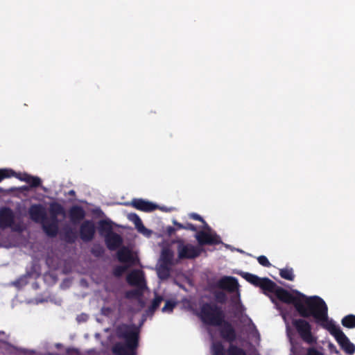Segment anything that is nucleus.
I'll return each mask as SVG.
<instances>
[{
	"instance_id": "obj_18",
	"label": "nucleus",
	"mask_w": 355,
	"mask_h": 355,
	"mask_svg": "<svg viewBox=\"0 0 355 355\" xmlns=\"http://www.w3.org/2000/svg\"><path fill=\"white\" fill-rule=\"evenodd\" d=\"M112 222L110 220H101L98 223V231L103 238L113 232Z\"/></svg>"
},
{
	"instance_id": "obj_47",
	"label": "nucleus",
	"mask_w": 355,
	"mask_h": 355,
	"mask_svg": "<svg viewBox=\"0 0 355 355\" xmlns=\"http://www.w3.org/2000/svg\"><path fill=\"white\" fill-rule=\"evenodd\" d=\"M87 315L86 314H85V315H83L78 316L77 320H78V322L86 321L87 320Z\"/></svg>"
},
{
	"instance_id": "obj_17",
	"label": "nucleus",
	"mask_w": 355,
	"mask_h": 355,
	"mask_svg": "<svg viewBox=\"0 0 355 355\" xmlns=\"http://www.w3.org/2000/svg\"><path fill=\"white\" fill-rule=\"evenodd\" d=\"M335 339L340 346L343 350L349 355H352L355 352V345L350 342L347 336L342 331Z\"/></svg>"
},
{
	"instance_id": "obj_45",
	"label": "nucleus",
	"mask_w": 355,
	"mask_h": 355,
	"mask_svg": "<svg viewBox=\"0 0 355 355\" xmlns=\"http://www.w3.org/2000/svg\"><path fill=\"white\" fill-rule=\"evenodd\" d=\"M173 225L175 226V230H184V224L177 222L176 220L173 221Z\"/></svg>"
},
{
	"instance_id": "obj_43",
	"label": "nucleus",
	"mask_w": 355,
	"mask_h": 355,
	"mask_svg": "<svg viewBox=\"0 0 355 355\" xmlns=\"http://www.w3.org/2000/svg\"><path fill=\"white\" fill-rule=\"evenodd\" d=\"M184 230H190L192 232L197 231L196 227L190 223H187L186 224L184 225Z\"/></svg>"
},
{
	"instance_id": "obj_33",
	"label": "nucleus",
	"mask_w": 355,
	"mask_h": 355,
	"mask_svg": "<svg viewBox=\"0 0 355 355\" xmlns=\"http://www.w3.org/2000/svg\"><path fill=\"white\" fill-rule=\"evenodd\" d=\"M15 175V172L11 169L2 168L0 169V182L4 178H10Z\"/></svg>"
},
{
	"instance_id": "obj_31",
	"label": "nucleus",
	"mask_w": 355,
	"mask_h": 355,
	"mask_svg": "<svg viewBox=\"0 0 355 355\" xmlns=\"http://www.w3.org/2000/svg\"><path fill=\"white\" fill-rule=\"evenodd\" d=\"M164 300V298L161 295H155V298L153 299L152 304L149 308V310L151 312H154L156 309L159 308L162 302Z\"/></svg>"
},
{
	"instance_id": "obj_28",
	"label": "nucleus",
	"mask_w": 355,
	"mask_h": 355,
	"mask_svg": "<svg viewBox=\"0 0 355 355\" xmlns=\"http://www.w3.org/2000/svg\"><path fill=\"white\" fill-rule=\"evenodd\" d=\"M216 302L225 304L227 301V295L223 291H216L213 293Z\"/></svg>"
},
{
	"instance_id": "obj_36",
	"label": "nucleus",
	"mask_w": 355,
	"mask_h": 355,
	"mask_svg": "<svg viewBox=\"0 0 355 355\" xmlns=\"http://www.w3.org/2000/svg\"><path fill=\"white\" fill-rule=\"evenodd\" d=\"M50 209L53 215L60 214L63 212L62 207L57 203H52L50 206Z\"/></svg>"
},
{
	"instance_id": "obj_39",
	"label": "nucleus",
	"mask_w": 355,
	"mask_h": 355,
	"mask_svg": "<svg viewBox=\"0 0 355 355\" xmlns=\"http://www.w3.org/2000/svg\"><path fill=\"white\" fill-rule=\"evenodd\" d=\"M90 252L97 257H101L104 254L105 250L102 247H98L93 248L92 250H90Z\"/></svg>"
},
{
	"instance_id": "obj_1",
	"label": "nucleus",
	"mask_w": 355,
	"mask_h": 355,
	"mask_svg": "<svg viewBox=\"0 0 355 355\" xmlns=\"http://www.w3.org/2000/svg\"><path fill=\"white\" fill-rule=\"evenodd\" d=\"M140 330L135 324H121L116 329V337L112 352L114 355H137L139 344Z\"/></svg>"
},
{
	"instance_id": "obj_11",
	"label": "nucleus",
	"mask_w": 355,
	"mask_h": 355,
	"mask_svg": "<svg viewBox=\"0 0 355 355\" xmlns=\"http://www.w3.org/2000/svg\"><path fill=\"white\" fill-rule=\"evenodd\" d=\"M128 284L138 288H145L144 272L141 270H133L126 277Z\"/></svg>"
},
{
	"instance_id": "obj_23",
	"label": "nucleus",
	"mask_w": 355,
	"mask_h": 355,
	"mask_svg": "<svg viewBox=\"0 0 355 355\" xmlns=\"http://www.w3.org/2000/svg\"><path fill=\"white\" fill-rule=\"evenodd\" d=\"M212 355H226L225 347L221 342H214L211 347Z\"/></svg>"
},
{
	"instance_id": "obj_3",
	"label": "nucleus",
	"mask_w": 355,
	"mask_h": 355,
	"mask_svg": "<svg viewBox=\"0 0 355 355\" xmlns=\"http://www.w3.org/2000/svg\"><path fill=\"white\" fill-rule=\"evenodd\" d=\"M274 293L277 298L281 302L293 304L301 317L306 316V310L308 307L306 306V297H308L304 294L298 291H294L296 296L293 295L287 290L277 286L274 282L273 286L270 290H268L267 293Z\"/></svg>"
},
{
	"instance_id": "obj_4",
	"label": "nucleus",
	"mask_w": 355,
	"mask_h": 355,
	"mask_svg": "<svg viewBox=\"0 0 355 355\" xmlns=\"http://www.w3.org/2000/svg\"><path fill=\"white\" fill-rule=\"evenodd\" d=\"M200 320L207 325L219 327L225 318L221 306L214 302H202L197 313Z\"/></svg>"
},
{
	"instance_id": "obj_38",
	"label": "nucleus",
	"mask_w": 355,
	"mask_h": 355,
	"mask_svg": "<svg viewBox=\"0 0 355 355\" xmlns=\"http://www.w3.org/2000/svg\"><path fill=\"white\" fill-rule=\"evenodd\" d=\"M259 263L264 267H270L271 263H270L268 258L264 255H261L257 257Z\"/></svg>"
},
{
	"instance_id": "obj_40",
	"label": "nucleus",
	"mask_w": 355,
	"mask_h": 355,
	"mask_svg": "<svg viewBox=\"0 0 355 355\" xmlns=\"http://www.w3.org/2000/svg\"><path fill=\"white\" fill-rule=\"evenodd\" d=\"M90 214H93L98 218H101L104 216L103 211L100 208L90 209Z\"/></svg>"
},
{
	"instance_id": "obj_24",
	"label": "nucleus",
	"mask_w": 355,
	"mask_h": 355,
	"mask_svg": "<svg viewBox=\"0 0 355 355\" xmlns=\"http://www.w3.org/2000/svg\"><path fill=\"white\" fill-rule=\"evenodd\" d=\"M279 275L282 278L288 281H293L295 279L293 269L289 267L280 269Z\"/></svg>"
},
{
	"instance_id": "obj_22",
	"label": "nucleus",
	"mask_w": 355,
	"mask_h": 355,
	"mask_svg": "<svg viewBox=\"0 0 355 355\" xmlns=\"http://www.w3.org/2000/svg\"><path fill=\"white\" fill-rule=\"evenodd\" d=\"M171 266L167 264H160L157 269V275L161 279H166L170 277Z\"/></svg>"
},
{
	"instance_id": "obj_41",
	"label": "nucleus",
	"mask_w": 355,
	"mask_h": 355,
	"mask_svg": "<svg viewBox=\"0 0 355 355\" xmlns=\"http://www.w3.org/2000/svg\"><path fill=\"white\" fill-rule=\"evenodd\" d=\"M128 218L131 221H132L134 223V224L136 223H138V222H139V220H141V218H139V216L137 214H135V213L130 214L128 216Z\"/></svg>"
},
{
	"instance_id": "obj_5",
	"label": "nucleus",
	"mask_w": 355,
	"mask_h": 355,
	"mask_svg": "<svg viewBox=\"0 0 355 355\" xmlns=\"http://www.w3.org/2000/svg\"><path fill=\"white\" fill-rule=\"evenodd\" d=\"M216 286L230 293L236 292V295L232 297L231 300L233 303L238 304L241 309H243V306L241 304L240 293L239 291V285L235 277L230 276L223 277L218 280Z\"/></svg>"
},
{
	"instance_id": "obj_32",
	"label": "nucleus",
	"mask_w": 355,
	"mask_h": 355,
	"mask_svg": "<svg viewBox=\"0 0 355 355\" xmlns=\"http://www.w3.org/2000/svg\"><path fill=\"white\" fill-rule=\"evenodd\" d=\"M135 227L139 233H141L146 236H150L151 234V231L147 229L143 224L142 220H139V222L135 223Z\"/></svg>"
},
{
	"instance_id": "obj_30",
	"label": "nucleus",
	"mask_w": 355,
	"mask_h": 355,
	"mask_svg": "<svg viewBox=\"0 0 355 355\" xmlns=\"http://www.w3.org/2000/svg\"><path fill=\"white\" fill-rule=\"evenodd\" d=\"M130 266L127 265L116 266L113 268L112 274L116 277H121Z\"/></svg>"
},
{
	"instance_id": "obj_19",
	"label": "nucleus",
	"mask_w": 355,
	"mask_h": 355,
	"mask_svg": "<svg viewBox=\"0 0 355 355\" xmlns=\"http://www.w3.org/2000/svg\"><path fill=\"white\" fill-rule=\"evenodd\" d=\"M14 176L18 178L19 180L29 184L30 186L33 187H36L40 185L41 184V180L40 178L32 176L27 173L21 174L15 173V175Z\"/></svg>"
},
{
	"instance_id": "obj_16",
	"label": "nucleus",
	"mask_w": 355,
	"mask_h": 355,
	"mask_svg": "<svg viewBox=\"0 0 355 355\" xmlns=\"http://www.w3.org/2000/svg\"><path fill=\"white\" fill-rule=\"evenodd\" d=\"M31 218L37 223L44 222L46 218V209L41 205H32L28 211Z\"/></svg>"
},
{
	"instance_id": "obj_25",
	"label": "nucleus",
	"mask_w": 355,
	"mask_h": 355,
	"mask_svg": "<svg viewBox=\"0 0 355 355\" xmlns=\"http://www.w3.org/2000/svg\"><path fill=\"white\" fill-rule=\"evenodd\" d=\"M226 355H247V354L243 349L235 345L230 344L226 352Z\"/></svg>"
},
{
	"instance_id": "obj_34",
	"label": "nucleus",
	"mask_w": 355,
	"mask_h": 355,
	"mask_svg": "<svg viewBox=\"0 0 355 355\" xmlns=\"http://www.w3.org/2000/svg\"><path fill=\"white\" fill-rule=\"evenodd\" d=\"M87 225L88 222L86 221L84 223V224L82 225L80 228L81 238L85 241H87L89 240V230Z\"/></svg>"
},
{
	"instance_id": "obj_42",
	"label": "nucleus",
	"mask_w": 355,
	"mask_h": 355,
	"mask_svg": "<svg viewBox=\"0 0 355 355\" xmlns=\"http://www.w3.org/2000/svg\"><path fill=\"white\" fill-rule=\"evenodd\" d=\"M307 355H323V354L314 347L308 349Z\"/></svg>"
},
{
	"instance_id": "obj_15",
	"label": "nucleus",
	"mask_w": 355,
	"mask_h": 355,
	"mask_svg": "<svg viewBox=\"0 0 355 355\" xmlns=\"http://www.w3.org/2000/svg\"><path fill=\"white\" fill-rule=\"evenodd\" d=\"M130 205L132 206L134 208L145 211V212H150L155 210L157 206L153 204L151 202L146 201L141 198H134L130 202Z\"/></svg>"
},
{
	"instance_id": "obj_10",
	"label": "nucleus",
	"mask_w": 355,
	"mask_h": 355,
	"mask_svg": "<svg viewBox=\"0 0 355 355\" xmlns=\"http://www.w3.org/2000/svg\"><path fill=\"white\" fill-rule=\"evenodd\" d=\"M219 334L220 337L225 341L232 344L236 340V332L232 324L224 320L222 325L220 326Z\"/></svg>"
},
{
	"instance_id": "obj_13",
	"label": "nucleus",
	"mask_w": 355,
	"mask_h": 355,
	"mask_svg": "<svg viewBox=\"0 0 355 355\" xmlns=\"http://www.w3.org/2000/svg\"><path fill=\"white\" fill-rule=\"evenodd\" d=\"M117 259L121 263H127L131 266L136 264L137 258L132 254V251L125 246H122L117 251Z\"/></svg>"
},
{
	"instance_id": "obj_14",
	"label": "nucleus",
	"mask_w": 355,
	"mask_h": 355,
	"mask_svg": "<svg viewBox=\"0 0 355 355\" xmlns=\"http://www.w3.org/2000/svg\"><path fill=\"white\" fill-rule=\"evenodd\" d=\"M104 241L106 247L110 251H114L120 248L123 243L122 236L114 232L106 235V236L104 237Z\"/></svg>"
},
{
	"instance_id": "obj_48",
	"label": "nucleus",
	"mask_w": 355,
	"mask_h": 355,
	"mask_svg": "<svg viewBox=\"0 0 355 355\" xmlns=\"http://www.w3.org/2000/svg\"><path fill=\"white\" fill-rule=\"evenodd\" d=\"M175 228L173 227H168V232L170 235H171L173 233H174L175 232Z\"/></svg>"
},
{
	"instance_id": "obj_7",
	"label": "nucleus",
	"mask_w": 355,
	"mask_h": 355,
	"mask_svg": "<svg viewBox=\"0 0 355 355\" xmlns=\"http://www.w3.org/2000/svg\"><path fill=\"white\" fill-rule=\"evenodd\" d=\"M0 227H10L13 231L21 232L24 229V225L10 209L3 207L0 209Z\"/></svg>"
},
{
	"instance_id": "obj_6",
	"label": "nucleus",
	"mask_w": 355,
	"mask_h": 355,
	"mask_svg": "<svg viewBox=\"0 0 355 355\" xmlns=\"http://www.w3.org/2000/svg\"><path fill=\"white\" fill-rule=\"evenodd\" d=\"M292 324L304 343L309 345L316 343L317 338L313 336L312 327L308 321L302 318L293 319Z\"/></svg>"
},
{
	"instance_id": "obj_8",
	"label": "nucleus",
	"mask_w": 355,
	"mask_h": 355,
	"mask_svg": "<svg viewBox=\"0 0 355 355\" xmlns=\"http://www.w3.org/2000/svg\"><path fill=\"white\" fill-rule=\"evenodd\" d=\"M177 251L180 259H193L199 257L202 249L196 247L190 243H185L183 240L176 241Z\"/></svg>"
},
{
	"instance_id": "obj_35",
	"label": "nucleus",
	"mask_w": 355,
	"mask_h": 355,
	"mask_svg": "<svg viewBox=\"0 0 355 355\" xmlns=\"http://www.w3.org/2000/svg\"><path fill=\"white\" fill-rule=\"evenodd\" d=\"M175 302L171 300H167L162 309V312L171 313L175 308Z\"/></svg>"
},
{
	"instance_id": "obj_12",
	"label": "nucleus",
	"mask_w": 355,
	"mask_h": 355,
	"mask_svg": "<svg viewBox=\"0 0 355 355\" xmlns=\"http://www.w3.org/2000/svg\"><path fill=\"white\" fill-rule=\"evenodd\" d=\"M196 239L198 244L201 246L205 245H216L220 243V238L216 234L199 231L196 234Z\"/></svg>"
},
{
	"instance_id": "obj_27",
	"label": "nucleus",
	"mask_w": 355,
	"mask_h": 355,
	"mask_svg": "<svg viewBox=\"0 0 355 355\" xmlns=\"http://www.w3.org/2000/svg\"><path fill=\"white\" fill-rule=\"evenodd\" d=\"M144 288H138L127 291L125 293V297L127 299H139L142 295Z\"/></svg>"
},
{
	"instance_id": "obj_2",
	"label": "nucleus",
	"mask_w": 355,
	"mask_h": 355,
	"mask_svg": "<svg viewBox=\"0 0 355 355\" xmlns=\"http://www.w3.org/2000/svg\"><path fill=\"white\" fill-rule=\"evenodd\" d=\"M306 306L307 315L302 318H307L313 316L315 322L322 328L327 329L334 338L338 336L343 331L336 325L332 320L328 318V308L325 302L318 296L306 297Z\"/></svg>"
},
{
	"instance_id": "obj_44",
	"label": "nucleus",
	"mask_w": 355,
	"mask_h": 355,
	"mask_svg": "<svg viewBox=\"0 0 355 355\" xmlns=\"http://www.w3.org/2000/svg\"><path fill=\"white\" fill-rule=\"evenodd\" d=\"M95 233V227L92 221L90 220V241L92 240Z\"/></svg>"
},
{
	"instance_id": "obj_21",
	"label": "nucleus",
	"mask_w": 355,
	"mask_h": 355,
	"mask_svg": "<svg viewBox=\"0 0 355 355\" xmlns=\"http://www.w3.org/2000/svg\"><path fill=\"white\" fill-rule=\"evenodd\" d=\"M173 259V252L169 249H164L162 252L161 260L163 264L172 266Z\"/></svg>"
},
{
	"instance_id": "obj_26",
	"label": "nucleus",
	"mask_w": 355,
	"mask_h": 355,
	"mask_svg": "<svg viewBox=\"0 0 355 355\" xmlns=\"http://www.w3.org/2000/svg\"><path fill=\"white\" fill-rule=\"evenodd\" d=\"M341 323L345 327L349 329L355 328V315L349 314L345 316L342 319Z\"/></svg>"
},
{
	"instance_id": "obj_29",
	"label": "nucleus",
	"mask_w": 355,
	"mask_h": 355,
	"mask_svg": "<svg viewBox=\"0 0 355 355\" xmlns=\"http://www.w3.org/2000/svg\"><path fill=\"white\" fill-rule=\"evenodd\" d=\"M42 226L44 232L49 236H55L58 232L57 225L53 223L50 225H47L45 222L42 223Z\"/></svg>"
},
{
	"instance_id": "obj_46",
	"label": "nucleus",
	"mask_w": 355,
	"mask_h": 355,
	"mask_svg": "<svg viewBox=\"0 0 355 355\" xmlns=\"http://www.w3.org/2000/svg\"><path fill=\"white\" fill-rule=\"evenodd\" d=\"M329 349L332 353H335L338 354L339 353L338 350L336 349V347L333 344H329Z\"/></svg>"
},
{
	"instance_id": "obj_20",
	"label": "nucleus",
	"mask_w": 355,
	"mask_h": 355,
	"mask_svg": "<svg viewBox=\"0 0 355 355\" xmlns=\"http://www.w3.org/2000/svg\"><path fill=\"white\" fill-rule=\"evenodd\" d=\"M84 216V210L80 207H73L70 210L71 219L74 222H79L83 218Z\"/></svg>"
},
{
	"instance_id": "obj_37",
	"label": "nucleus",
	"mask_w": 355,
	"mask_h": 355,
	"mask_svg": "<svg viewBox=\"0 0 355 355\" xmlns=\"http://www.w3.org/2000/svg\"><path fill=\"white\" fill-rule=\"evenodd\" d=\"M189 218H191L193 220H198V221L202 222L204 224L205 228L209 229V227L208 226V225L206 223V221L199 214H198L196 213H191V214H189Z\"/></svg>"
},
{
	"instance_id": "obj_9",
	"label": "nucleus",
	"mask_w": 355,
	"mask_h": 355,
	"mask_svg": "<svg viewBox=\"0 0 355 355\" xmlns=\"http://www.w3.org/2000/svg\"><path fill=\"white\" fill-rule=\"evenodd\" d=\"M240 275L248 282L259 287L264 294H266L268 290H270L274 284V282L268 277H259L256 275L245 272H241Z\"/></svg>"
}]
</instances>
